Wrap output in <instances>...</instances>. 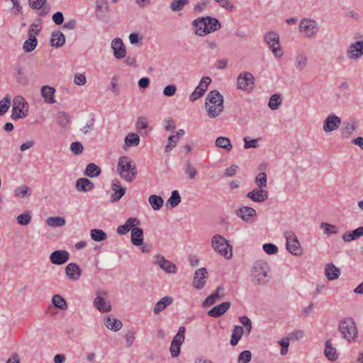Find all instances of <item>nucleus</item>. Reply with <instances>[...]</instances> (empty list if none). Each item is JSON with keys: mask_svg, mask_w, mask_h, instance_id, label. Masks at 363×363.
<instances>
[{"mask_svg": "<svg viewBox=\"0 0 363 363\" xmlns=\"http://www.w3.org/2000/svg\"><path fill=\"white\" fill-rule=\"evenodd\" d=\"M135 128L139 133H142L143 131L145 135H148L151 130L149 119L143 116L138 117L135 123Z\"/></svg>", "mask_w": 363, "mask_h": 363, "instance_id": "obj_26", "label": "nucleus"}, {"mask_svg": "<svg viewBox=\"0 0 363 363\" xmlns=\"http://www.w3.org/2000/svg\"><path fill=\"white\" fill-rule=\"evenodd\" d=\"M347 57L350 60H357L363 56V40L350 44L346 52Z\"/></svg>", "mask_w": 363, "mask_h": 363, "instance_id": "obj_15", "label": "nucleus"}, {"mask_svg": "<svg viewBox=\"0 0 363 363\" xmlns=\"http://www.w3.org/2000/svg\"><path fill=\"white\" fill-rule=\"evenodd\" d=\"M29 106L22 96H16L13 99L11 118L13 120L26 118L28 113Z\"/></svg>", "mask_w": 363, "mask_h": 363, "instance_id": "obj_6", "label": "nucleus"}, {"mask_svg": "<svg viewBox=\"0 0 363 363\" xmlns=\"http://www.w3.org/2000/svg\"><path fill=\"white\" fill-rule=\"evenodd\" d=\"M320 228L327 235L337 234L338 232L337 227L336 225L328 223H321Z\"/></svg>", "mask_w": 363, "mask_h": 363, "instance_id": "obj_52", "label": "nucleus"}, {"mask_svg": "<svg viewBox=\"0 0 363 363\" xmlns=\"http://www.w3.org/2000/svg\"><path fill=\"white\" fill-rule=\"evenodd\" d=\"M101 173V169L94 163H89L84 171V174L89 177H97Z\"/></svg>", "mask_w": 363, "mask_h": 363, "instance_id": "obj_42", "label": "nucleus"}, {"mask_svg": "<svg viewBox=\"0 0 363 363\" xmlns=\"http://www.w3.org/2000/svg\"><path fill=\"white\" fill-rule=\"evenodd\" d=\"M65 43V37L60 31H55L52 33L50 44L55 48H60Z\"/></svg>", "mask_w": 363, "mask_h": 363, "instance_id": "obj_36", "label": "nucleus"}, {"mask_svg": "<svg viewBox=\"0 0 363 363\" xmlns=\"http://www.w3.org/2000/svg\"><path fill=\"white\" fill-rule=\"evenodd\" d=\"M324 353L325 357L330 361H335L338 358L337 350L333 346L332 342L330 340L325 342Z\"/></svg>", "mask_w": 363, "mask_h": 363, "instance_id": "obj_34", "label": "nucleus"}, {"mask_svg": "<svg viewBox=\"0 0 363 363\" xmlns=\"http://www.w3.org/2000/svg\"><path fill=\"white\" fill-rule=\"evenodd\" d=\"M106 296V292H97L94 299V307L101 313H107L112 309L111 302L105 298Z\"/></svg>", "mask_w": 363, "mask_h": 363, "instance_id": "obj_12", "label": "nucleus"}, {"mask_svg": "<svg viewBox=\"0 0 363 363\" xmlns=\"http://www.w3.org/2000/svg\"><path fill=\"white\" fill-rule=\"evenodd\" d=\"M112 189L114 193L112 195L113 201H118L125 193V189L122 187L119 182H116L112 184Z\"/></svg>", "mask_w": 363, "mask_h": 363, "instance_id": "obj_39", "label": "nucleus"}, {"mask_svg": "<svg viewBox=\"0 0 363 363\" xmlns=\"http://www.w3.org/2000/svg\"><path fill=\"white\" fill-rule=\"evenodd\" d=\"M184 333L185 328L182 326L180 327L178 330V333L174 337L172 341L169 351L172 357H178L180 353L181 345H182L184 340Z\"/></svg>", "mask_w": 363, "mask_h": 363, "instance_id": "obj_13", "label": "nucleus"}, {"mask_svg": "<svg viewBox=\"0 0 363 363\" xmlns=\"http://www.w3.org/2000/svg\"><path fill=\"white\" fill-rule=\"evenodd\" d=\"M189 3V0H173L170 8L173 11H179Z\"/></svg>", "mask_w": 363, "mask_h": 363, "instance_id": "obj_57", "label": "nucleus"}, {"mask_svg": "<svg viewBox=\"0 0 363 363\" xmlns=\"http://www.w3.org/2000/svg\"><path fill=\"white\" fill-rule=\"evenodd\" d=\"M104 323L106 327L113 331H118L122 328V322L116 318L106 316L104 318Z\"/></svg>", "mask_w": 363, "mask_h": 363, "instance_id": "obj_31", "label": "nucleus"}, {"mask_svg": "<svg viewBox=\"0 0 363 363\" xmlns=\"http://www.w3.org/2000/svg\"><path fill=\"white\" fill-rule=\"evenodd\" d=\"M52 303L55 307L65 311L67 308V304L65 299L60 294H55L52 298Z\"/></svg>", "mask_w": 363, "mask_h": 363, "instance_id": "obj_41", "label": "nucleus"}, {"mask_svg": "<svg viewBox=\"0 0 363 363\" xmlns=\"http://www.w3.org/2000/svg\"><path fill=\"white\" fill-rule=\"evenodd\" d=\"M31 213L30 211H26L23 213L18 215L16 218L17 222L21 225H27L31 221Z\"/></svg>", "mask_w": 363, "mask_h": 363, "instance_id": "obj_48", "label": "nucleus"}, {"mask_svg": "<svg viewBox=\"0 0 363 363\" xmlns=\"http://www.w3.org/2000/svg\"><path fill=\"white\" fill-rule=\"evenodd\" d=\"M90 236L96 242L104 240L107 238L106 233L101 229H92L90 231Z\"/></svg>", "mask_w": 363, "mask_h": 363, "instance_id": "obj_45", "label": "nucleus"}, {"mask_svg": "<svg viewBox=\"0 0 363 363\" xmlns=\"http://www.w3.org/2000/svg\"><path fill=\"white\" fill-rule=\"evenodd\" d=\"M181 202V197L178 191L174 190L172 191L171 196L167 200V204L169 205L171 208L176 207Z\"/></svg>", "mask_w": 363, "mask_h": 363, "instance_id": "obj_51", "label": "nucleus"}, {"mask_svg": "<svg viewBox=\"0 0 363 363\" xmlns=\"http://www.w3.org/2000/svg\"><path fill=\"white\" fill-rule=\"evenodd\" d=\"M300 33L307 38L314 37L318 31L317 22L311 18H303L299 23Z\"/></svg>", "mask_w": 363, "mask_h": 363, "instance_id": "obj_9", "label": "nucleus"}, {"mask_svg": "<svg viewBox=\"0 0 363 363\" xmlns=\"http://www.w3.org/2000/svg\"><path fill=\"white\" fill-rule=\"evenodd\" d=\"M173 302V299L169 296H164L161 300L157 301L154 308V313L158 314L163 311L167 306H169Z\"/></svg>", "mask_w": 363, "mask_h": 363, "instance_id": "obj_37", "label": "nucleus"}, {"mask_svg": "<svg viewBox=\"0 0 363 363\" xmlns=\"http://www.w3.org/2000/svg\"><path fill=\"white\" fill-rule=\"evenodd\" d=\"M341 124V119L335 114H330L325 119L323 129L325 132H332L337 130Z\"/></svg>", "mask_w": 363, "mask_h": 363, "instance_id": "obj_18", "label": "nucleus"}, {"mask_svg": "<svg viewBox=\"0 0 363 363\" xmlns=\"http://www.w3.org/2000/svg\"><path fill=\"white\" fill-rule=\"evenodd\" d=\"M152 262L167 274H175L177 271V267L162 255H155Z\"/></svg>", "mask_w": 363, "mask_h": 363, "instance_id": "obj_11", "label": "nucleus"}, {"mask_svg": "<svg viewBox=\"0 0 363 363\" xmlns=\"http://www.w3.org/2000/svg\"><path fill=\"white\" fill-rule=\"evenodd\" d=\"M252 359V354L249 350H245L242 352L238 359V363H248Z\"/></svg>", "mask_w": 363, "mask_h": 363, "instance_id": "obj_59", "label": "nucleus"}, {"mask_svg": "<svg viewBox=\"0 0 363 363\" xmlns=\"http://www.w3.org/2000/svg\"><path fill=\"white\" fill-rule=\"evenodd\" d=\"M94 188V183L86 178H80L77 180L76 189L81 192H88Z\"/></svg>", "mask_w": 363, "mask_h": 363, "instance_id": "obj_30", "label": "nucleus"}, {"mask_svg": "<svg viewBox=\"0 0 363 363\" xmlns=\"http://www.w3.org/2000/svg\"><path fill=\"white\" fill-rule=\"evenodd\" d=\"M339 331L343 337L349 342L354 340L357 337L356 323L352 318H345L340 322Z\"/></svg>", "mask_w": 363, "mask_h": 363, "instance_id": "obj_7", "label": "nucleus"}, {"mask_svg": "<svg viewBox=\"0 0 363 363\" xmlns=\"http://www.w3.org/2000/svg\"><path fill=\"white\" fill-rule=\"evenodd\" d=\"M216 145L218 147L223 148L226 150L227 151H230L233 145L231 144V142L228 138L226 137H218L216 140Z\"/></svg>", "mask_w": 363, "mask_h": 363, "instance_id": "obj_43", "label": "nucleus"}, {"mask_svg": "<svg viewBox=\"0 0 363 363\" xmlns=\"http://www.w3.org/2000/svg\"><path fill=\"white\" fill-rule=\"evenodd\" d=\"M264 40L274 57L281 58L284 55L279 42V35L277 32L270 31L264 35Z\"/></svg>", "mask_w": 363, "mask_h": 363, "instance_id": "obj_8", "label": "nucleus"}, {"mask_svg": "<svg viewBox=\"0 0 363 363\" xmlns=\"http://www.w3.org/2000/svg\"><path fill=\"white\" fill-rule=\"evenodd\" d=\"M194 33L199 36L206 35L220 28L219 21L212 17H203L196 19L193 22Z\"/></svg>", "mask_w": 363, "mask_h": 363, "instance_id": "obj_2", "label": "nucleus"}, {"mask_svg": "<svg viewBox=\"0 0 363 363\" xmlns=\"http://www.w3.org/2000/svg\"><path fill=\"white\" fill-rule=\"evenodd\" d=\"M340 269L333 263L327 264L325 268V274L330 281L335 280L340 276Z\"/></svg>", "mask_w": 363, "mask_h": 363, "instance_id": "obj_29", "label": "nucleus"}, {"mask_svg": "<svg viewBox=\"0 0 363 363\" xmlns=\"http://www.w3.org/2000/svg\"><path fill=\"white\" fill-rule=\"evenodd\" d=\"M210 82L211 79L208 77H202L199 85L196 87L195 90L189 96L190 101H195L200 97H201L206 91Z\"/></svg>", "mask_w": 363, "mask_h": 363, "instance_id": "obj_17", "label": "nucleus"}, {"mask_svg": "<svg viewBox=\"0 0 363 363\" xmlns=\"http://www.w3.org/2000/svg\"><path fill=\"white\" fill-rule=\"evenodd\" d=\"M14 194L18 198H23L26 196H29L30 194V191L27 186L22 185L15 189Z\"/></svg>", "mask_w": 363, "mask_h": 363, "instance_id": "obj_58", "label": "nucleus"}, {"mask_svg": "<svg viewBox=\"0 0 363 363\" xmlns=\"http://www.w3.org/2000/svg\"><path fill=\"white\" fill-rule=\"evenodd\" d=\"M70 150L74 155H79L82 152L84 147L79 142H74L70 145Z\"/></svg>", "mask_w": 363, "mask_h": 363, "instance_id": "obj_62", "label": "nucleus"}, {"mask_svg": "<svg viewBox=\"0 0 363 363\" xmlns=\"http://www.w3.org/2000/svg\"><path fill=\"white\" fill-rule=\"evenodd\" d=\"M48 0H28V6L33 10L38 11V15L45 17L50 14V9L46 4Z\"/></svg>", "mask_w": 363, "mask_h": 363, "instance_id": "obj_16", "label": "nucleus"}, {"mask_svg": "<svg viewBox=\"0 0 363 363\" xmlns=\"http://www.w3.org/2000/svg\"><path fill=\"white\" fill-rule=\"evenodd\" d=\"M184 134L185 131L183 129H179L175 135L169 136L168 138V143L165 146V151L167 152H170L174 147V144H172V141L174 139L179 140V138L184 136Z\"/></svg>", "mask_w": 363, "mask_h": 363, "instance_id": "obj_46", "label": "nucleus"}, {"mask_svg": "<svg viewBox=\"0 0 363 363\" xmlns=\"http://www.w3.org/2000/svg\"><path fill=\"white\" fill-rule=\"evenodd\" d=\"M148 201L154 211H159L164 204L163 199L161 196L155 194L149 196Z\"/></svg>", "mask_w": 363, "mask_h": 363, "instance_id": "obj_40", "label": "nucleus"}, {"mask_svg": "<svg viewBox=\"0 0 363 363\" xmlns=\"http://www.w3.org/2000/svg\"><path fill=\"white\" fill-rule=\"evenodd\" d=\"M269 192L267 190L257 187L253 190L249 191L247 197L255 202H264L268 199Z\"/></svg>", "mask_w": 363, "mask_h": 363, "instance_id": "obj_19", "label": "nucleus"}, {"mask_svg": "<svg viewBox=\"0 0 363 363\" xmlns=\"http://www.w3.org/2000/svg\"><path fill=\"white\" fill-rule=\"evenodd\" d=\"M86 82V77L84 74L78 73L74 75V83L79 86L84 85Z\"/></svg>", "mask_w": 363, "mask_h": 363, "instance_id": "obj_63", "label": "nucleus"}, {"mask_svg": "<svg viewBox=\"0 0 363 363\" xmlns=\"http://www.w3.org/2000/svg\"><path fill=\"white\" fill-rule=\"evenodd\" d=\"M111 49L116 59H122L126 55V50L122 40L119 38H114L111 42Z\"/></svg>", "mask_w": 363, "mask_h": 363, "instance_id": "obj_21", "label": "nucleus"}, {"mask_svg": "<svg viewBox=\"0 0 363 363\" xmlns=\"http://www.w3.org/2000/svg\"><path fill=\"white\" fill-rule=\"evenodd\" d=\"M40 25H41L40 19H38L33 23H32L30 26L28 31V37H30V38L35 37V35L40 33Z\"/></svg>", "mask_w": 363, "mask_h": 363, "instance_id": "obj_55", "label": "nucleus"}, {"mask_svg": "<svg viewBox=\"0 0 363 363\" xmlns=\"http://www.w3.org/2000/svg\"><path fill=\"white\" fill-rule=\"evenodd\" d=\"M140 220L136 218H129L123 225H121L117 228V233L119 235H125L131 230L133 227L139 225Z\"/></svg>", "mask_w": 363, "mask_h": 363, "instance_id": "obj_25", "label": "nucleus"}, {"mask_svg": "<svg viewBox=\"0 0 363 363\" xmlns=\"http://www.w3.org/2000/svg\"><path fill=\"white\" fill-rule=\"evenodd\" d=\"M281 104V96L278 94H273L269 101L268 106L272 110H277Z\"/></svg>", "mask_w": 363, "mask_h": 363, "instance_id": "obj_50", "label": "nucleus"}, {"mask_svg": "<svg viewBox=\"0 0 363 363\" xmlns=\"http://www.w3.org/2000/svg\"><path fill=\"white\" fill-rule=\"evenodd\" d=\"M230 303L229 302L222 303L221 304L213 307L211 310L208 311V314L209 316L213 318L220 317L230 308Z\"/></svg>", "mask_w": 363, "mask_h": 363, "instance_id": "obj_27", "label": "nucleus"}, {"mask_svg": "<svg viewBox=\"0 0 363 363\" xmlns=\"http://www.w3.org/2000/svg\"><path fill=\"white\" fill-rule=\"evenodd\" d=\"M255 182L257 187L262 189L266 188L267 184V177L266 173H259L255 177Z\"/></svg>", "mask_w": 363, "mask_h": 363, "instance_id": "obj_56", "label": "nucleus"}, {"mask_svg": "<svg viewBox=\"0 0 363 363\" xmlns=\"http://www.w3.org/2000/svg\"><path fill=\"white\" fill-rule=\"evenodd\" d=\"M46 223L50 227H62L65 224V220L62 217H49Z\"/></svg>", "mask_w": 363, "mask_h": 363, "instance_id": "obj_49", "label": "nucleus"}, {"mask_svg": "<svg viewBox=\"0 0 363 363\" xmlns=\"http://www.w3.org/2000/svg\"><path fill=\"white\" fill-rule=\"evenodd\" d=\"M11 106V96L7 94L0 101V116L5 114Z\"/></svg>", "mask_w": 363, "mask_h": 363, "instance_id": "obj_53", "label": "nucleus"}, {"mask_svg": "<svg viewBox=\"0 0 363 363\" xmlns=\"http://www.w3.org/2000/svg\"><path fill=\"white\" fill-rule=\"evenodd\" d=\"M57 121L61 127H65L70 121V116L68 113L60 111L57 113Z\"/></svg>", "mask_w": 363, "mask_h": 363, "instance_id": "obj_54", "label": "nucleus"}, {"mask_svg": "<svg viewBox=\"0 0 363 363\" xmlns=\"http://www.w3.org/2000/svg\"><path fill=\"white\" fill-rule=\"evenodd\" d=\"M211 245L213 250L218 255L228 259L232 258L233 247L223 236L219 234L213 235L211 238Z\"/></svg>", "mask_w": 363, "mask_h": 363, "instance_id": "obj_5", "label": "nucleus"}, {"mask_svg": "<svg viewBox=\"0 0 363 363\" xmlns=\"http://www.w3.org/2000/svg\"><path fill=\"white\" fill-rule=\"evenodd\" d=\"M286 240V249L292 255L300 256L302 254V250L297 238V236L292 230H287L284 233Z\"/></svg>", "mask_w": 363, "mask_h": 363, "instance_id": "obj_10", "label": "nucleus"}, {"mask_svg": "<svg viewBox=\"0 0 363 363\" xmlns=\"http://www.w3.org/2000/svg\"><path fill=\"white\" fill-rule=\"evenodd\" d=\"M243 333L244 330L242 327L239 325L235 326L231 335L230 344L233 346L236 345L240 340Z\"/></svg>", "mask_w": 363, "mask_h": 363, "instance_id": "obj_44", "label": "nucleus"}, {"mask_svg": "<svg viewBox=\"0 0 363 363\" xmlns=\"http://www.w3.org/2000/svg\"><path fill=\"white\" fill-rule=\"evenodd\" d=\"M256 215V211L248 206H242L237 211V216L245 222L252 221Z\"/></svg>", "mask_w": 363, "mask_h": 363, "instance_id": "obj_23", "label": "nucleus"}, {"mask_svg": "<svg viewBox=\"0 0 363 363\" xmlns=\"http://www.w3.org/2000/svg\"><path fill=\"white\" fill-rule=\"evenodd\" d=\"M363 236V226L359 227L354 230L345 233L342 238L345 242H351Z\"/></svg>", "mask_w": 363, "mask_h": 363, "instance_id": "obj_32", "label": "nucleus"}, {"mask_svg": "<svg viewBox=\"0 0 363 363\" xmlns=\"http://www.w3.org/2000/svg\"><path fill=\"white\" fill-rule=\"evenodd\" d=\"M131 242L135 246H140L143 242V230L137 227L131 230Z\"/></svg>", "mask_w": 363, "mask_h": 363, "instance_id": "obj_33", "label": "nucleus"}, {"mask_svg": "<svg viewBox=\"0 0 363 363\" xmlns=\"http://www.w3.org/2000/svg\"><path fill=\"white\" fill-rule=\"evenodd\" d=\"M140 136L138 133H130L127 135L125 138V147L124 148H128L130 147L138 146L140 143Z\"/></svg>", "mask_w": 363, "mask_h": 363, "instance_id": "obj_38", "label": "nucleus"}, {"mask_svg": "<svg viewBox=\"0 0 363 363\" xmlns=\"http://www.w3.org/2000/svg\"><path fill=\"white\" fill-rule=\"evenodd\" d=\"M69 258V254L66 250H56L50 254V259L53 264L62 265Z\"/></svg>", "mask_w": 363, "mask_h": 363, "instance_id": "obj_22", "label": "nucleus"}, {"mask_svg": "<svg viewBox=\"0 0 363 363\" xmlns=\"http://www.w3.org/2000/svg\"><path fill=\"white\" fill-rule=\"evenodd\" d=\"M204 106L210 118L219 117L224 111L223 96L217 90L209 91L206 97Z\"/></svg>", "mask_w": 363, "mask_h": 363, "instance_id": "obj_1", "label": "nucleus"}, {"mask_svg": "<svg viewBox=\"0 0 363 363\" xmlns=\"http://www.w3.org/2000/svg\"><path fill=\"white\" fill-rule=\"evenodd\" d=\"M308 64V57L303 53H298L294 59V67L298 71L303 70Z\"/></svg>", "mask_w": 363, "mask_h": 363, "instance_id": "obj_35", "label": "nucleus"}, {"mask_svg": "<svg viewBox=\"0 0 363 363\" xmlns=\"http://www.w3.org/2000/svg\"><path fill=\"white\" fill-rule=\"evenodd\" d=\"M117 172L123 179L128 182L135 180L138 172L135 164L128 156H123L118 159Z\"/></svg>", "mask_w": 363, "mask_h": 363, "instance_id": "obj_3", "label": "nucleus"}, {"mask_svg": "<svg viewBox=\"0 0 363 363\" xmlns=\"http://www.w3.org/2000/svg\"><path fill=\"white\" fill-rule=\"evenodd\" d=\"M66 276L72 281H77L82 275L80 267L76 263H69L65 267Z\"/></svg>", "mask_w": 363, "mask_h": 363, "instance_id": "obj_24", "label": "nucleus"}, {"mask_svg": "<svg viewBox=\"0 0 363 363\" xmlns=\"http://www.w3.org/2000/svg\"><path fill=\"white\" fill-rule=\"evenodd\" d=\"M38 41L35 37H29L28 39L24 42L23 49L26 52H30L35 50Z\"/></svg>", "mask_w": 363, "mask_h": 363, "instance_id": "obj_47", "label": "nucleus"}, {"mask_svg": "<svg viewBox=\"0 0 363 363\" xmlns=\"http://www.w3.org/2000/svg\"><path fill=\"white\" fill-rule=\"evenodd\" d=\"M207 270L204 267H201L195 272L193 285L196 289L203 288L207 281Z\"/></svg>", "mask_w": 363, "mask_h": 363, "instance_id": "obj_20", "label": "nucleus"}, {"mask_svg": "<svg viewBox=\"0 0 363 363\" xmlns=\"http://www.w3.org/2000/svg\"><path fill=\"white\" fill-rule=\"evenodd\" d=\"M185 173L190 179H193L196 176L198 171L195 167H194L191 163L188 162L186 164Z\"/></svg>", "mask_w": 363, "mask_h": 363, "instance_id": "obj_60", "label": "nucleus"}, {"mask_svg": "<svg viewBox=\"0 0 363 363\" xmlns=\"http://www.w3.org/2000/svg\"><path fill=\"white\" fill-rule=\"evenodd\" d=\"M177 91V87L175 85L170 84L166 86L163 89V94L166 96H172Z\"/></svg>", "mask_w": 363, "mask_h": 363, "instance_id": "obj_64", "label": "nucleus"}, {"mask_svg": "<svg viewBox=\"0 0 363 363\" xmlns=\"http://www.w3.org/2000/svg\"><path fill=\"white\" fill-rule=\"evenodd\" d=\"M252 281L256 284H264L270 279V268L264 260H257L251 269Z\"/></svg>", "mask_w": 363, "mask_h": 363, "instance_id": "obj_4", "label": "nucleus"}, {"mask_svg": "<svg viewBox=\"0 0 363 363\" xmlns=\"http://www.w3.org/2000/svg\"><path fill=\"white\" fill-rule=\"evenodd\" d=\"M237 83L238 89L250 91L253 89L255 78L250 72H244L238 76Z\"/></svg>", "mask_w": 363, "mask_h": 363, "instance_id": "obj_14", "label": "nucleus"}, {"mask_svg": "<svg viewBox=\"0 0 363 363\" xmlns=\"http://www.w3.org/2000/svg\"><path fill=\"white\" fill-rule=\"evenodd\" d=\"M263 250L268 255H275L278 252V247L272 243H266L262 247Z\"/></svg>", "mask_w": 363, "mask_h": 363, "instance_id": "obj_61", "label": "nucleus"}, {"mask_svg": "<svg viewBox=\"0 0 363 363\" xmlns=\"http://www.w3.org/2000/svg\"><path fill=\"white\" fill-rule=\"evenodd\" d=\"M55 89L50 86H43L41 87V94L47 104H55L56 102L55 96Z\"/></svg>", "mask_w": 363, "mask_h": 363, "instance_id": "obj_28", "label": "nucleus"}]
</instances>
